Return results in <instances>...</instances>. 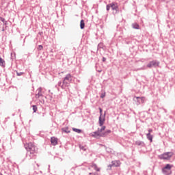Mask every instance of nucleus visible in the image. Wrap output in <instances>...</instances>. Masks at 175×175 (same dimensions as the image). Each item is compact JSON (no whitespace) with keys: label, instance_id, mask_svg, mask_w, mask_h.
<instances>
[{"label":"nucleus","instance_id":"nucleus-25","mask_svg":"<svg viewBox=\"0 0 175 175\" xmlns=\"http://www.w3.org/2000/svg\"><path fill=\"white\" fill-rule=\"evenodd\" d=\"M0 21H2V23H5V18L0 17Z\"/></svg>","mask_w":175,"mask_h":175},{"label":"nucleus","instance_id":"nucleus-28","mask_svg":"<svg viewBox=\"0 0 175 175\" xmlns=\"http://www.w3.org/2000/svg\"><path fill=\"white\" fill-rule=\"evenodd\" d=\"M148 132H149V133L151 134V132H152V129H149V130H148Z\"/></svg>","mask_w":175,"mask_h":175},{"label":"nucleus","instance_id":"nucleus-26","mask_svg":"<svg viewBox=\"0 0 175 175\" xmlns=\"http://www.w3.org/2000/svg\"><path fill=\"white\" fill-rule=\"evenodd\" d=\"M99 110H100V117H102V109L101 108H99Z\"/></svg>","mask_w":175,"mask_h":175},{"label":"nucleus","instance_id":"nucleus-9","mask_svg":"<svg viewBox=\"0 0 175 175\" xmlns=\"http://www.w3.org/2000/svg\"><path fill=\"white\" fill-rule=\"evenodd\" d=\"M111 166H113L115 167H118L121 166V161H112Z\"/></svg>","mask_w":175,"mask_h":175},{"label":"nucleus","instance_id":"nucleus-29","mask_svg":"<svg viewBox=\"0 0 175 175\" xmlns=\"http://www.w3.org/2000/svg\"><path fill=\"white\" fill-rule=\"evenodd\" d=\"M2 31H5V29H2Z\"/></svg>","mask_w":175,"mask_h":175},{"label":"nucleus","instance_id":"nucleus-11","mask_svg":"<svg viewBox=\"0 0 175 175\" xmlns=\"http://www.w3.org/2000/svg\"><path fill=\"white\" fill-rule=\"evenodd\" d=\"M38 93L37 94H36V98L37 99H38V98H40V96H42V89H41V88H39V89L38 90Z\"/></svg>","mask_w":175,"mask_h":175},{"label":"nucleus","instance_id":"nucleus-7","mask_svg":"<svg viewBox=\"0 0 175 175\" xmlns=\"http://www.w3.org/2000/svg\"><path fill=\"white\" fill-rule=\"evenodd\" d=\"M157 66H159V62L155 60L152 61L147 64V68H157Z\"/></svg>","mask_w":175,"mask_h":175},{"label":"nucleus","instance_id":"nucleus-20","mask_svg":"<svg viewBox=\"0 0 175 175\" xmlns=\"http://www.w3.org/2000/svg\"><path fill=\"white\" fill-rule=\"evenodd\" d=\"M62 131H64V132H66V133H69L70 131L68 129V128L66 129H62Z\"/></svg>","mask_w":175,"mask_h":175},{"label":"nucleus","instance_id":"nucleus-5","mask_svg":"<svg viewBox=\"0 0 175 175\" xmlns=\"http://www.w3.org/2000/svg\"><path fill=\"white\" fill-rule=\"evenodd\" d=\"M172 157H173V152H165L162 154H160L159 156V159L169 160L170 159L172 158Z\"/></svg>","mask_w":175,"mask_h":175},{"label":"nucleus","instance_id":"nucleus-15","mask_svg":"<svg viewBox=\"0 0 175 175\" xmlns=\"http://www.w3.org/2000/svg\"><path fill=\"white\" fill-rule=\"evenodd\" d=\"M72 131L77 133H81V130L76 128H72Z\"/></svg>","mask_w":175,"mask_h":175},{"label":"nucleus","instance_id":"nucleus-21","mask_svg":"<svg viewBox=\"0 0 175 175\" xmlns=\"http://www.w3.org/2000/svg\"><path fill=\"white\" fill-rule=\"evenodd\" d=\"M79 148L81 150H83V151H85L87 148H85V146H83L81 145L79 146Z\"/></svg>","mask_w":175,"mask_h":175},{"label":"nucleus","instance_id":"nucleus-12","mask_svg":"<svg viewBox=\"0 0 175 175\" xmlns=\"http://www.w3.org/2000/svg\"><path fill=\"white\" fill-rule=\"evenodd\" d=\"M84 27H85V23H84V20H81L80 22L81 29H84Z\"/></svg>","mask_w":175,"mask_h":175},{"label":"nucleus","instance_id":"nucleus-14","mask_svg":"<svg viewBox=\"0 0 175 175\" xmlns=\"http://www.w3.org/2000/svg\"><path fill=\"white\" fill-rule=\"evenodd\" d=\"M0 66H5V60H3L2 58H1V57H0Z\"/></svg>","mask_w":175,"mask_h":175},{"label":"nucleus","instance_id":"nucleus-16","mask_svg":"<svg viewBox=\"0 0 175 175\" xmlns=\"http://www.w3.org/2000/svg\"><path fill=\"white\" fill-rule=\"evenodd\" d=\"M136 99H140L141 100V103H144V100H146V98L144 97H135Z\"/></svg>","mask_w":175,"mask_h":175},{"label":"nucleus","instance_id":"nucleus-3","mask_svg":"<svg viewBox=\"0 0 175 175\" xmlns=\"http://www.w3.org/2000/svg\"><path fill=\"white\" fill-rule=\"evenodd\" d=\"M100 126L101 128H98V131L95 133V135H96L97 136H101V137L107 136L109 133H111V131L110 130L105 131L106 129L105 126Z\"/></svg>","mask_w":175,"mask_h":175},{"label":"nucleus","instance_id":"nucleus-19","mask_svg":"<svg viewBox=\"0 0 175 175\" xmlns=\"http://www.w3.org/2000/svg\"><path fill=\"white\" fill-rule=\"evenodd\" d=\"M33 111L34 113H36V111H38V107H36V105H33Z\"/></svg>","mask_w":175,"mask_h":175},{"label":"nucleus","instance_id":"nucleus-30","mask_svg":"<svg viewBox=\"0 0 175 175\" xmlns=\"http://www.w3.org/2000/svg\"><path fill=\"white\" fill-rule=\"evenodd\" d=\"M0 175H2V174H1V173H0Z\"/></svg>","mask_w":175,"mask_h":175},{"label":"nucleus","instance_id":"nucleus-22","mask_svg":"<svg viewBox=\"0 0 175 175\" xmlns=\"http://www.w3.org/2000/svg\"><path fill=\"white\" fill-rule=\"evenodd\" d=\"M38 50H43V46L39 45L38 47Z\"/></svg>","mask_w":175,"mask_h":175},{"label":"nucleus","instance_id":"nucleus-23","mask_svg":"<svg viewBox=\"0 0 175 175\" xmlns=\"http://www.w3.org/2000/svg\"><path fill=\"white\" fill-rule=\"evenodd\" d=\"M17 76H23L24 75V72H16Z\"/></svg>","mask_w":175,"mask_h":175},{"label":"nucleus","instance_id":"nucleus-10","mask_svg":"<svg viewBox=\"0 0 175 175\" xmlns=\"http://www.w3.org/2000/svg\"><path fill=\"white\" fill-rule=\"evenodd\" d=\"M98 122H99L100 126H103V124H105V118L102 116H100Z\"/></svg>","mask_w":175,"mask_h":175},{"label":"nucleus","instance_id":"nucleus-8","mask_svg":"<svg viewBox=\"0 0 175 175\" xmlns=\"http://www.w3.org/2000/svg\"><path fill=\"white\" fill-rule=\"evenodd\" d=\"M51 143L52 146H57L58 144V139L55 137L51 138Z\"/></svg>","mask_w":175,"mask_h":175},{"label":"nucleus","instance_id":"nucleus-18","mask_svg":"<svg viewBox=\"0 0 175 175\" xmlns=\"http://www.w3.org/2000/svg\"><path fill=\"white\" fill-rule=\"evenodd\" d=\"M93 167L95 170H96V172H100V169L99 167H98V166L96 165H93Z\"/></svg>","mask_w":175,"mask_h":175},{"label":"nucleus","instance_id":"nucleus-6","mask_svg":"<svg viewBox=\"0 0 175 175\" xmlns=\"http://www.w3.org/2000/svg\"><path fill=\"white\" fill-rule=\"evenodd\" d=\"M110 8H111L112 10H118V4L117 3H111L110 4L107 5V10L109 12L110 10Z\"/></svg>","mask_w":175,"mask_h":175},{"label":"nucleus","instance_id":"nucleus-13","mask_svg":"<svg viewBox=\"0 0 175 175\" xmlns=\"http://www.w3.org/2000/svg\"><path fill=\"white\" fill-rule=\"evenodd\" d=\"M147 138L148 140H150L151 142H152V135L150 133L147 134Z\"/></svg>","mask_w":175,"mask_h":175},{"label":"nucleus","instance_id":"nucleus-27","mask_svg":"<svg viewBox=\"0 0 175 175\" xmlns=\"http://www.w3.org/2000/svg\"><path fill=\"white\" fill-rule=\"evenodd\" d=\"M106 62V58L105 57H103V62Z\"/></svg>","mask_w":175,"mask_h":175},{"label":"nucleus","instance_id":"nucleus-1","mask_svg":"<svg viewBox=\"0 0 175 175\" xmlns=\"http://www.w3.org/2000/svg\"><path fill=\"white\" fill-rule=\"evenodd\" d=\"M72 82V75L68 74L63 80V83L62 82L59 83V86L61 87L63 90H65L66 87H69V85Z\"/></svg>","mask_w":175,"mask_h":175},{"label":"nucleus","instance_id":"nucleus-2","mask_svg":"<svg viewBox=\"0 0 175 175\" xmlns=\"http://www.w3.org/2000/svg\"><path fill=\"white\" fill-rule=\"evenodd\" d=\"M25 148L30 154H36L38 152V148L31 142L26 143Z\"/></svg>","mask_w":175,"mask_h":175},{"label":"nucleus","instance_id":"nucleus-4","mask_svg":"<svg viewBox=\"0 0 175 175\" xmlns=\"http://www.w3.org/2000/svg\"><path fill=\"white\" fill-rule=\"evenodd\" d=\"M173 167V165L170 164H167L165 167H164L162 169V172L165 175H170L172 174V168Z\"/></svg>","mask_w":175,"mask_h":175},{"label":"nucleus","instance_id":"nucleus-17","mask_svg":"<svg viewBox=\"0 0 175 175\" xmlns=\"http://www.w3.org/2000/svg\"><path fill=\"white\" fill-rule=\"evenodd\" d=\"M133 28H134V29H139V25L137 23L133 24Z\"/></svg>","mask_w":175,"mask_h":175},{"label":"nucleus","instance_id":"nucleus-24","mask_svg":"<svg viewBox=\"0 0 175 175\" xmlns=\"http://www.w3.org/2000/svg\"><path fill=\"white\" fill-rule=\"evenodd\" d=\"M105 96H106V93L105 92L101 94V95H100V98H105Z\"/></svg>","mask_w":175,"mask_h":175}]
</instances>
